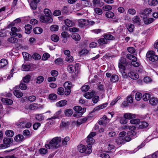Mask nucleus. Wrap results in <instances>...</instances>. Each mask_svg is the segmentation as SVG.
<instances>
[{
    "mask_svg": "<svg viewBox=\"0 0 158 158\" xmlns=\"http://www.w3.org/2000/svg\"><path fill=\"white\" fill-rule=\"evenodd\" d=\"M7 41L9 42L12 44H15L17 43L18 41V40L17 38L11 37L7 39Z\"/></svg>",
    "mask_w": 158,
    "mask_h": 158,
    "instance_id": "35",
    "label": "nucleus"
},
{
    "mask_svg": "<svg viewBox=\"0 0 158 158\" xmlns=\"http://www.w3.org/2000/svg\"><path fill=\"white\" fill-rule=\"evenodd\" d=\"M96 134V132H92L88 136L87 139L86 140V142L88 143L87 145L88 147H90L91 148V145L93 144L95 142V140L93 137L95 136Z\"/></svg>",
    "mask_w": 158,
    "mask_h": 158,
    "instance_id": "4",
    "label": "nucleus"
},
{
    "mask_svg": "<svg viewBox=\"0 0 158 158\" xmlns=\"http://www.w3.org/2000/svg\"><path fill=\"white\" fill-rule=\"evenodd\" d=\"M106 16L108 18L114 19V14L111 11H108L105 14Z\"/></svg>",
    "mask_w": 158,
    "mask_h": 158,
    "instance_id": "34",
    "label": "nucleus"
},
{
    "mask_svg": "<svg viewBox=\"0 0 158 158\" xmlns=\"http://www.w3.org/2000/svg\"><path fill=\"white\" fill-rule=\"evenodd\" d=\"M88 51L86 49H82L79 52V54L81 56H84L87 54Z\"/></svg>",
    "mask_w": 158,
    "mask_h": 158,
    "instance_id": "48",
    "label": "nucleus"
},
{
    "mask_svg": "<svg viewBox=\"0 0 158 158\" xmlns=\"http://www.w3.org/2000/svg\"><path fill=\"white\" fill-rule=\"evenodd\" d=\"M70 124L69 122L67 121H62L60 124V127H68Z\"/></svg>",
    "mask_w": 158,
    "mask_h": 158,
    "instance_id": "32",
    "label": "nucleus"
},
{
    "mask_svg": "<svg viewBox=\"0 0 158 158\" xmlns=\"http://www.w3.org/2000/svg\"><path fill=\"white\" fill-rule=\"evenodd\" d=\"M51 39L53 41L56 42L59 40V38L57 35L54 34L51 36Z\"/></svg>",
    "mask_w": 158,
    "mask_h": 158,
    "instance_id": "51",
    "label": "nucleus"
},
{
    "mask_svg": "<svg viewBox=\"0 0 158 158\" xmlns=\"http://www.w3.org/2000/svg\"><path fill=\"white\" fill-rule=\"evenodd\" d=\"M127 76H128L129 77L133 80H136L138 79L139 77L138 74L135 72L132 71L129 72L128 73V74H127V77H125L127 78Z\"/></svg>",
    "mask_w": 158,
    "mask_h": 158,
    "instance_id": "10",
    "label": "nucleus"
},
{
    "mask_svg": "<svg viewBox=\"0 0 158 158\" xmlns=\"http://www.w3.org/2000/svg\"><path fill=\"white\" fill-rule=\"evenodd\" d=\"M12 139L9 138H4L3 140V144L6 148L10 147L12 142Z\"/></svg>",
    "mask_w": 158,
    "mask_h": 158,
    "instance_id": "12",
    "label": "nucleus"
},
{
    "mask_svg": "<svg viewBox=\"0 0 158 158\" xmlns=\"http://www.w3.org/2000/svg\"><path fill=\"white\" fill-rule=\"evenodd\" d=\"M142 94L140 93L137 92L135 95V98L137 101H139L142 97Z\"/></svg>",
    "mask_w": 158,
    "mask_h": 158,
    "instance_id": "52",
    "label": "nucleus"
},
{
    "mask_svg": "<svg viewBox=\"0 0 158 158\" xmlns=\"http://www.w3.org/2000/svg\"><path fill=\"white\" fill-rule=\"evenodd\" d=\"M40 20L43 23H50L53 21V19L51 16L44 15H41L40 17Z\"/></svg>",
    "mask_w": 158,
    "mask_h": 158,
    "instance_id": "5",
    "label": "nucleus"
},
{
    "mask_svg": "<svg viewBox=\"0 0 158 158\" xmlns=\"http://www.w3.org/2000/svg\"><path fill=\"white\" fill-rule=\"evenodd\" d=\"M40 0H33L30 4L31 8L33 10H35L37 7V4Z\"/></svg>",
    "mask_w": 158,
    "mask_h": 158,
    "instance_id": "14",
    "label": "nucleus"
},
{
    "mask_svg": "<svg viewBox=\"0 0 158 158\" xmlns=\"http://www.w3.org/2000/svg\"><path fill=\"white\" fill-rule=\"evenodd\" d=\"M136 10L134 9L130 8L127 11V13L131 15H134L136 13Z\"/></svg>",
    "mask_w": 158,
    "mask_h": 158,
    "instance_id": "54",
    "label": "nucleus"
},
{
    "mask_svg": "<svg viewBox=\"0 0 158 158\" xmlns=\"http://www.w3.org/2000/svg\"><path fill=\"white\" fill-rule=\"evenodd\" d=\"M152 11V10L151 8L146 9L143 12H141L140 13V15L141 17L143 19H145L150 14Z\"/></svg>",
    "mask_w": 158,
    "mask_h": 158,
    "instance_id": "7",
    "label": "nucleus"
},
{
    "mask_svg": "<svg viewBox=\"0 0 158 158\" xmlns=\"http://www.w3.org/2000/svg\"><path fill=\"white\" fill-rule=\"evenodd\" d=\"M1 101L4 104L7 105H11L13 102L12 100L7 98H2L1 99Z\"/></svg>",
    "mask_w": 158,
    "mask_h": 158,
    "instance_id": "18",
    "label": "nucleus"
},
{
    "mask_svg": "<svg viewBox=\"0 0 158 158\" xmlns=\"http://www.w3.org/2000/svg\"><path fill=\"white\" fill-rule=\"evenodd\" d=\"M8 64L7 61L5 59H2L0 61V67L3 68Z\"/></svg>",
    "mask_w": 158,
    "mask_h": 158,
    "instance_id": "36",
    "label": "nucleus"
},
{
    "mask_svg": "<svg viewBox=\"0 0 158 158\" xmlns=\"http://www.w3.org/2000/svg\"><path fill=\"white\" fill-rule=\"evenodd\" d=\"M24 137L22 135H18L14 138L15 140L17 142H22L23 140Z\"/></svg>",
    "mask_w": 158,
    "mask_h": 158,
    "instance_id": "28",
    "label": "nucleus"
},
{
    "mask_svg": "<svg viewBox=\"0 0 158 158\" xmlns=\"http://www.w3.org/2000/svg\"><path fill=\"white\" fill-rule=\"evenodd\" d=\"M22 54L24 59L27 61L29 60V57L31 56L28 53L26 52H23Z\"/></svg>",
    "mask_w": 158,
    "mask_h": 158,
    "instance_id": "53",
    "label": "nucleus"
},
{
    "mask_svg": "<svg viewBox=\"0 0 158 158\" xmlns=\"http://www.w3.org/2000/svg\"><path fill=\"white\" fill-rule=\"evenodd\" d=\"M67 103V102L66 100H61L56 104V106L58 107H62L65 105Z\"/></svg>",
    "mask_w": 158,
    "mask_h": 158,
    "instance_id": "39",
    "label": "nucleus"
},
{
    "mask_svg": "<svg viewBox=\"0 0 158 158\" xmlns=\"http://www.w3.org/2000/svg\"><path fill=\"white\" fill-rule=\"evenodd\" d=\"M64 89L62 87H60L57 89V94L60 95H62L64 94Z\"/></svg>",
    "mask_w": 158,
    "mask_h": 158,
    "instance_id": "57",
    "label": "nucleus"
},
{
    "mask_svg": "<svg viewBox=\"0 0 158 158\" xmlns=\"http://www.w3.org/2000/svg\"><path fill=\"white\" fill-rule=\"evenodd\" d=\"M11 31L10 32V35L12 36L16 37L17 35V33L20 32L21 29L17 28L15 27H12L11 29Z\"/></svg>",
    "mask_w": 158,
    "mask_h": 158,
    "instance_id": "8",
    "label": "nucleus"
},
{
    "mask_svg": "<svg viewBox=\"0 0 158 158\" xmlns=\"http://www.w3.org/2000/svg\"><path fill=\"white\" fill-rule=\"evenodd\" d=\"M108 41L105 38H100L98 40V43L101 45L107 44L108 43Z\"/></svg>",
    "mask_w": 158,
    "mask_h": 158,
    "instance_id": "25",
    "label": "nucleus"
},
{
    "mask_svg": "<svg viewBox=\"0 0 158 158\" xmlns=\"http://www.w3.org/2000/svg\"><path fill=\"white\" fill-rule=\"evenodd\" d=\"M126 57L128 59L132 60V61H135L137 60L136 57L130 54H127L126 56Z\"/></svg>",
    "mask_w": 158,
    "mask_h": 158,
    "instance_id": "41",
    "label": "nucleus"
},
{
    "mask_svg": "<svg viewBox=\"0 0 158 158\" xmlns=\"http://www.w3.org/2000/svg\"><path fill=\"white\" fill-rule=\"evenodd\" d=\"M65 60L68 62H71L73 60V57L71 55L66 56Z\"/></svg>",
    "mask_w": 158,
    "mask_h": 158,
    "instance_id": "62",
    "label": "nucleus"
},
{
    "mask_svg": "<svg viewBox=\"0 0 158 158\" xmlns=\"http://www.w3.org/2000/svg\"><path fill=\"white\" fill-rule=\"evenodd\" d=\"M102 10L105 11H108L112 9V7L110 5H106L104 6L102 8Z\"/></svg>",
    "mask_w": 158,
    "mask_h": 158,
    "instance_id": "46",
    "label": "nucleus"
},
{
    "mask_svg": "<svg viewBox=\"0 0 158 158\" xmlns=\"http://www.w3.org/2000/svg\"><path fill=\"white\" fill-rule=\"evenodd\" d=\"M118 76L115 74L113 75L110 78V81L113 83L115 82L118 80Z\"/></svg>",
    "mask_w": 158,
    "mask_h": 158,
    "instance_id": "33",
    "label": "nucleus"
},
{
    "mask_svg": "<svg viewBox=\"0 0 158 158\" xmlns=\"http://www.w3.org/2000/svg\"><path fill=\"white\" fill-rule=\"evenodd\" d=\"M61 110H59L56 112L54 114V116L48 119V120H51L53 121H55L54 120L56 119L59 118L60 116L59 115L61 114Z\"/></svg>",
    "mask_w": 158,
    "mask_h": 158,
    "instance_id": "16",
    "label": "nucleus"
},
{
    "mask_svg": "<svg viewBox=\"0 0 158 158\" xmlns=\"http://www.w3.org/2000/svg\"><path fill=\"white\" fill-rule=\"evenodd\" d=\"M143 99L145 101H147L149 100L151 97L150 95L148 93H145L143 96Z\"/></svg>",
    "mask_w": 158,
    "mask_h": 158,
    "instance_id": "42",
    "label": "nucleus"
},
{
    "mask_svg": "<svg viewBox=\"0 0 158 158\" xmlns=\"http://www.w3.org/2000/svg\"><path fill=\"white\" fill-rule=\"evenodd\" d=\"M14 95L17 98H19L23 96V93L19 90H15L14 91Z\"/></svg>",
    "mask_w": 158,
    "mask_h": 158,
    "instance_id": "23",
    "label": "nucleus"
},
{
    "mask_svg": "<svg viewBox=\"0 0 158 158\" xmlns=\"http://www.w3.org/2000/svg\"><path fill=\"white\" fill-rule=\"evenodd\" d=\"M132 19L134 23L138 25H140L141 20L139 16H135L132 18Z\"/></svg>",
    "mask_w": 158,
    "mask_h": 158,
    "instance_id": "20",
    "label": "nucleus"
},
{
    "mask_svg": "<svg viewBox=\"0 0 158 158\" xmlns=\"http://www.w3.org/2000/svg\"><path fill=\"white\" fill-rule=\"evenodd\" d=\"M47 149V148H41L39 150V152L41 155H45L48 152Z\"/></svg>",
    "mask_w": 158,
    "mask_h": 158,
    "instance_id": "50",
    "label": "nucleus"
},
{
    "mask_svg": "<svg viewBox=\"0 0 158 158\" xmlns=\"http://www.w3.org/2000/svg\"><path fill=\"white\" fill-rule=\"evenodd\" d=\"M61 139L60 137H54L51 140L49 143H46L45 145L46 148L50 149H57L60 146V143Z\"/></svg>",
    "mask_w": 158,
    "mask_h": 158,
    "instance_id": "1",
    "label": "nucleus"
},
{
    "mask_svg": "<svg viewBox=\"0 0 158 158\" xmlns=\"http://www.w3.org/2000/svg\"><path fill=\"white\" fill-rule=\"evenodd\" d=\"M59 27L58 26L56 25H52L50 27V30L52 31H56L58 30Z\"/></svg>",
    "mask_w": 158,
    "mask_h": 158,
    "instance_id": "59",
    "label": "nucleus"
},
{
    "mask_svg": "<svg viewBox=\"0 0 158 158\" xmlns=\"http://www.w3.org/2000/svg\"><path fill=\"white\" fill-rule=\"evenodd\" d=\"M74 68L73 65H69L67 68L68 71L71 73H73L74 71Z\"/></svg>",
    "mask_w": 158,
    "mask_h": 158,
    "instance_id": "63",
    "label": "nucleus"
},
{
    "mask_svg": "<svg viewBox=\"0 0 158 158\" xmlns=\"http://www.w3.org/2000/svg\"><path fill=\"white\" fill-rule=\"evenodd\" d=\"M126 134L125 131H122L119 134V137L116 140V142L118 144H121L123 143L124 140L123 137L125 136Z\"/></svg>",
    "mask_w": 158,
    "mask_h": 158,
    "instance_id": "9",
    "label": "nucleus"
},
{
    "mask_svg": "<svg viewBox=\"0 0 158 158\" xmlns=\"http://www.w3.org/2000/svg\"><path fill=\"white\" fill-rule=\"evenodd\" d=\"M63 60L61 58H58L56 59L55 60V63L56 64L59 65L63 63Z\"/></svg>",
    "mask_w": 158,
    "mask_h": 158,
    "instance_id": "55",
    "label": "nucleus"
},
{
    "mask_svg": "<svg viewBox=\"0 0 158 158\" xmlns=\"http://www.w3.org/2000/svg\"><path fill=\"white\" fill-rule=\"evenodd\" d=\"M103 37L108 41V40H111L115 39L114 37L109 33L106 34L104 35Z\"/></svg>",
    "mask_w": 158,
    "mask_h": 158,
    "instance_id": "29",
    "label": "nucleus"
},
{
    "mask_svg": "<svg viewBox=\"0 0 158 158\" xmlns=\"http://www.w3.org/2000/svg\"><path fill=\"white\" fill-rule=\"evenodd\" d=\"M140 120L139 119H131L130 121V123L131 124H136L137 127H138L139 125V122Z\"/></svg>",
    "mask_w": 158,
    "mask_h": 158,
    "instance_id": "45",
    "label": "nucleus"
},
{
    "mask_svg": "<svg viewBox=\"0 0 158 158\" xmlns=\"http://www.w3.org/2000/svg\"><path fill=\"white\" fill-rule=\"evenodd\" d=\"M108 103L107 102L103 104L102 105H100L97 106H96L93 110V111H98L101 109H103L106 107L108 105Z\"/></svg>",
    "mask_w": 158,
    "mask_h": 158,
    "instance_id": "17",
    "label": "nucleus"
},
{
    "mask_svg": "<svg viewBox=\"0 0 158 158\" xmlns=\"http://www.w3.org/2000/svg\"><path fill=\"white\" fill-rule=\"evenodd\" d=\"M44 80V78L43 76H40L35 79V81L37 84H40L43 82Z\"/></svg>",
    "mask_w": 158,
    "mask_h": 158,
    "instance_id": "30",
    "label": "nucleus"
},
{
    "mask_svg": "<svg viewBox=\"0 0 158 158\" xmlns=\"http://www.w3.org/2000/svg\"><path fill=\"white\" fill-rule=\"evenodd\" d=\"M44 12L45 14L44 15L48 16H51V10L47 8L45 9L44 10Z\"/></svg>",
    "mask_w": 158,
    "mask_h": 158,
    "instance_id": "64",
    "label": "nucleus"
},
{
    "mask_svg": "<svg viewBox=\"0 0 158 158\" xmlns=\"http://www.w3.org/2000/svg\"><path fill=\"white\" fill-rule=\"evenodd\" d=\"M78 150L81 153H84L86 155L90 154L92 151L91 148L90 147H87L83 145H80L78 146Z\"/></svg>",
    "mask_w": 158,
    "mask_h": 158,
    "instance_id": "2",
    "label": "nucleus"
},
{
    "mask_svg": "<svg viewBox=\"0 0 158 158\" xmlns=\"http://www.w3.org/2000/svg\"><path fill=\"white\" fill-rule=\"evenodd\" d=\"M33 58L35 60H39L41 58V56L38 53H34L32 55Z\"/></svg>",
    "mask_w": 158,
    "mask_h": 158,
    "instance_id": "60",
    "label": "nucleus"
},
{
    "mask_svg": "<svg viewBox=\"0 0 158 158\" xmlns=\"http://www.w3.org/2000/svg\"><path fill=\"white\" fill-rule=\"evenodd\" d=\"M49 98L51 100H55L57 99V97L56 94H52L49 95Z\"/></svg>",
    "mask_w": 158,
    "mask_h": 158,
    "instance_id": "58",
    "label": "nucleus"
},
{
    "mask_svg": "<svg viewBox=\"0 0 158 158\" xmlns=\"http://www.w3.org/2000/svg\"><path fill=\"white\" fill-rule=\"evenodd\" d=\"M64 113L65 115L69 117L72 114L73 110L72 109H67L65 111Z\"/></svg>",
    "mask_w": 158,
    "mask_h": 158,
    "instance_id": "47",
    "label": "nucleus"
},
{
    "mask_svg": "<svg viewBox=\"0 0 158 158\" xmlns=\"http://www.w3.org/2000/svg\"><path fill=\"white\" fill-rule=\"evenodd\" d=\"M95 94V92L94 90H92L91 92H89L85 93L84 94L83 96L86 98L88 99H90L92 98L93 97L94 95Z\"/></svg>",
    "mask_w": 158,
    "mask_h": 158,
    "instance_id": "13",
    "label": "nucleus"
},
{
    "mask_svg": "<svg viewBox=\"0 0 158 158\" xmlns=\"http://www.w3.org/2000/svg\"><path fill=\"white\" fill-rule=\"evenodd\" d=\"M146 57L149 60L152 62L156 61L158 60V56L156 55L155 52L152 51L148 52Z\"/></svg>",
    "mask_w": 158,
    "mask_h": 158,
    "instance_id": "3",
    "label": "nucleus"
},
{
    "mask_svg": "<svg viewBox=\"0 0 158 158\" xmlns=\"http://www.w3.org/2000/svg\"><path fill=\"white\" fill-rule=\"evenodd\" d=\"M5 134L7 136L12 137L14 135V132L13 131L8 130L6 131Z\"/></svg>",
    "mask_w": 158,
    "mask_h": 158,
    "instance_id": "44",
    "label": "nucleus"
},
{
    "mask_svg": "<svg viewBox=\"0 0 158 158\" xmlns=\"http://www.w3.org/2000/svg\"><path fill=\"white\" fill-rule=\"evenodd\" d=\"M30 79L31 76L29 75H27L23 78V82L26 83H28Z\"/></svg>",
    "mask_w": 158,
    "mask_h": 158,
    "instance_id": "61",
    "label": "nucleus"
},
{
    "mask_svg": "<svg viewBox=\"0 0 158 158\" xmlns=\"http://www.w3.org/2000/svg\"><path fill=\"white\" fill-rule=\"evenodd\" d=\"M148 4L151 6H155L158 4L157 0H148Z\"/></svg>",
    "mask_w": 158,
    "mask_h": 158,
    "instance_id": "49",
    "label": "nucleus"
},
{
    "mask_svg": "<svg viewBox=\"0 0 158 158\" xmlns=\"http://www.w3.org/2000/svg\"><path fill=\"white\" fill-rule=\"evenodd\" d=\"M127 28L130 32H132L134 28V26L132 23H129L127 26Z\"/></svg>",
    "mask_w": 158,
    "mask_h": 158,
    "instance_id": "40",
    "label": "nucleus"
},
{
    "mask_svg": "<svg viewBox=\"0 0 158 158\" xmlns=\"http://www.w3.org/2000/svg\"><path fill=\"white\" fill-rule=\"evenodd\" d=\"M71 83L69 81L65 82L64 84V86L65 88V92L64 94L66 95H69L71 92V88L72 87Z\"/></svg>",
    "mask_w": 158,
    "mask_h": 158,
    "instance_id": "6",
    "label": "nucleus"
},
{
    "mask_svg": "<svg viewBox=\"0 0 158 158\" xmlns=\"http://www.w3.org/2000/svg\"><path fill=\"white\" fill-rule=\"evenodd\" d=\"M31 66L29 64H23L22 67V70L24 71L30 70Z\"/></svg>",
    "mask_w": 158,
    "mask_h": 158,
    "instance_id": "38",
    "label": "nucleus"
},
{
    "mask_svg": "<svg viewBox=\"0 0 158 158\" xmlns=\"http://www.w3.org/2000/svg\"><path fill=\"white\" fill-rule=\"evenodd\" d=\"M94 11L98 15H101L102 14V10L99 8H96L94 9Z\"/></svg>",
    "mask_w": 158,
    "mask_h": 158,
    "instance_id": "56",
    "label": "nucleus"
},
{
    "mask_svg": "<svg viewBox=\"0 0 158 158\" xmlns=\"http://www.w3.org/2000/svg\"><path fill=\"white\" fill-rule=\"evenodd\" d=\"M35 118L39 121H41L44 119V117L42 114H37L35 116Z\"/></svg>",
    "mask_w": 158,
    "mask_h": 158,
    "instance_id": "43",
    "label": "nucleus"
},
{
    "mask_svg": "<svg viewBox=\"0 0 158 158\" xmlns=\"http://www.w3.org/2000/svg\"><path fill=\"white\" fill-rule=\"evenodd\" d=\"M79 26L81 28L88 26V20L84 19L78 20Z\"/></svg>",
    "mask_w": 158,
    "mask_h": 158,
    "instance_id": "11",
    "label": "nucleus"
},
{
    "mask_svg": "<svg viewBox=\"0 0 158 158\" xmlns=\"http://www.w3.org/2000/svg\"><path fill=\"white\" fill-rule=\"evenodd\" d=\"M74 110L77 112L78 113V115H82L83 114L82 109L81 107L79 106H75L73 108Z\"/></svg>",
    "mask_w": 158,
    "mask_h": 158,
    "instance_id": "22",
    "label": "nucleus"
},
{
    "mask_svg": "<svg viewBox=\"0 0 158 158\" xmlns=\"http://www.w3.org/2000/svg\"><path fill=\"white\" fill-rule=\"evenodd\" d=\"M71 36L73 40L76 41H79L81 39L80 35L77 33L73 34Z\"/></svg>",
    "mask_w": 158,
    "mask_h": 158,
    "instance_id": "37",
    "label": "nucleus"
},
{
    "mask_svg": "<svg viewBox=\"0 0 158 158\" xmlns=\"http://www.w3.org/2000/svg\"><path fill=\"white\" fill-rule=\"evenodd\" d=\"M64 23L68 27H72L74 25V23L69 19H66L65 20Z\"/></svg>",
    "mask_w": 158,
    "mask_h": 158,
    "instance_id": "31",
    "label": "nucleus"
},
{
    "mask_svg": "<svg viewBox=\"0 0 158 158\" xmlns=\"http://www.w3.org/2000/svg\"><path fill=\"white\" fill-rule=\"evenodd\" d=\"M148 124L146 122H140L139 123L138 127L141 129L146 128L148 127Z\"/></svg>",
    "mask_w": 158,
    "mask_h": 158,
    "instance_id": "24",
    "label": "nucleus"
},
{
    "mask_svg": "<svg viewBox=\"0 0 158 158\" xmlns=\"http://www.w3.org/2000/svg\"><path fill=\"white\" fill-rule=\"evenodd\" d=\"M123 117L125 119H131L135 118V114L130 113H126L124 114Z\"/></svg>",
    "mask_w": 158,
    "mask_h": 158,
    "instance_id": "21",
    "label": "nucleus"
},
{
    "mask_svg": "<svg viewBox=\"0 0 158 158\" xmlns=\"http://www.w3.org/2000/svg\"><path fill=\"white\" fill-rule=\"evenodd\" d=\"M149 102L151 105L155 106L158 103V100L156 98L152 97L149 100Z\"/></svg>",
    "mask_w": 158,
    "mask_h": 158,
    "instance_id": "19",
    "label": "nucleus"
},
{
    "mask_svg": "<svg viewBox=\"0 0 158 158\" xmlns=\"http://www.w3.org/2000/svg\"><path fill=\"white\" fill-rule=\"evenodd\" d=\"M118 67L120 69V71L123 77H127V74L124 72V70L125 69V67L120 63L118 65Z\"/></svg>",
    "mask_w": 158,
    "mask_h": 158,
    "instance_id": "15",
    "label": "nucleus"
},
{
    "mask_svg": "<svg viewBox=\"0 0 158 158\" xmlns=\"http://www.w3.org/2000/svg\"><path fill=\"white\" fill-rule=\"evenodd\" d=\"M25 32L26 33L29 34L31 33L32 27L30 25L27 24L25 26Z\"/></svg>",
    "mask_w": 158,
    "mask_h": 158,
    "instance_id": "26",
    "label": "nucleus"
},
{
    "mask_svg": "<svg viewBox=\"0 0 158 158\" xmlns=\"http://www.w3.org/2000/svg\"><path fill=\"white\" fill-rule=\"evenodd\" d=\"M33 31L35 34H39L42 32L43 30L40 27H36L33 29Z\"/></svg>",
    "mask_w": 158,
    "mask_h": 158,
    "instance_id": "27",
    "label": "nucleus"
}]
</instances>
